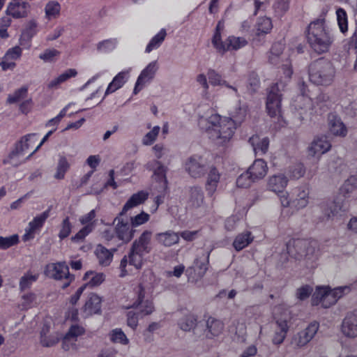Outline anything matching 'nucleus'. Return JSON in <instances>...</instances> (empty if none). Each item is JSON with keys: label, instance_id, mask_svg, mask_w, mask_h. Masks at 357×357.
Wrapping results in <instances>:
<instances>
[{"label": "nucleus", "instance_id": "f257e3e1", "mask_svg": "<svg viewBox=\"0 0 357 357\" xmlns=\"http://www.w3.org/2000/svg\"><path fill=\"white\" fill-rule=\"evenodd\" d=\"M248 112L246 104L238 101L230 112V117L212 113L208 117H201L199 126L206 130L208 137L218 145H224L231 139L238 125L245 119Z\"/></svg>", "mask_w": 357, "mask_h": 357}, {"label": "nucleus", "instance_id": "f03ea898", "mask_svg": "<svg viewBox=\"0 0 357 357\" xmlns=\"http://www.w3.org/2000/svg\"><path fill=\"white\" fill-rule=\"evenodd\" d=\"M307 41L311 50L318 54L329 51L335 41V36L325 19H317L308 25Z\"/></svg>", "mask_w": 357, "mask_h": 357}, {"label": "nucleus", "instance_id": "7ed1b4c3", "mask_svg": "<svg viewBox=\"0 0 357 357\" xmlns=\"http://www.w3.org/2000/svg\"><path fill=\"white\" fill-rule=\"evenodd\" d=\"M148 197V193L140 191L132 195L125 204L122 211L114 218L113 225H115V234L122 243H127L133 238L136 229L132 226L126 213L130 208L143 203Z\"/></svg>", "mask_w": 357, "mask_h": 357}, {"label": "nucleus", "instance_id": "20e7f679", "mask_svg": "<svg viewBox=\"0 0 357 357\" xmlns=\"http://www.w3.org/2000/svg\"><path fill=\"white\" fill-rule=\"evenodd\" d=\"M287 254L296 260L304 259L310 264L317 259V242L305 239H290L286 245Z\"/></svg>", "mask_w": 357, "mask_h": 357}, {"label": "nucleus", "instance_id": "39448f33", "mask_svg": "<svg viewBox=\"0 0 357 357\" xmlns=\"http://www.w3.org/2000/svg\"><path fill=\"white\" fill-rule=\"evenodd\" d=\"M335 69L332 63L325 59H319L309 66V79L316 85L328 86L332 84Z\"/></svg>", "mask_w": 357, "mask_h": 357}, {"label": "nucleus", "instance_id": "423d86ee", "mask_svg": "<svg viewBox=\"0 0 357 357\" xmlns=\"http://www.w3.org/2000/svg\"><path fill=\"white\" fill-rule=\"evenodd\" d=\"M331 105V101L328 95L319 93L314 101L307 96L304 91L298 96L296 100L295 108L298 111V114L301 120L305 119L308 114H312L313 107H318L320 111H325Z\"/></svg>", "mask_w": 357, "mask_h": 357}, {"label": "nucleus", "instance_id": "0eeeda50", "mask_svg": "<svg viewBox=\"0 0 357 357\" xmlns=\"http://www.w3.org/2000/svg\"><path fill=\"white\" fill-rule=\"evenodd\" d=\"M350 291L349 286L338 287L333 289L328 287H317L312 295V303L313 305H321V307L328 308Z\"/></svg>", "mask_w": 357, "mask_h": 357}, {"label": "nucleus", "instance_id": "6e6552de", "mask_svg": "<svg viewBox=\"0 0 357 357\" xmlns=\"http://www.w3.org/2000/svg\"><path fill=\"white\" fill-rule=\"evenodd\" d=\"M151 236L152 232L145 230L132 244L128 254L129 264L137 269L142 267L144 255L149 254L151 250Z\"/></svg>", "mask_w": 357, "mask_h": 357}, {"label": "nucleus", "instance_id": "1a4fd4ad", "mask_svg": "<svg viewBox=\"0 0 357 357\" xmlns=\"http://www.w3.org/2000/svg\"><path fill=\"white\" fill-rule=\"evenodd\" d=\"M224 330V324L219 319L208 317L206 321H200L194 329L195 340H212L218 337Z\"/></svg>", "mask_w": 357, "mask_h": 357}, {"label": "nucleus", "instance_id": "9d476101", "mask_svg": "<svg viewBox=\"0 0 357 357\" xmlns=\"http://www.w3.org/2000/svg\"><path fill=\"white\" fill-rule=\"evenodd\" d=\"M183 167L190 176L197 178L202 177L207 173L209 165L203 156L194 154L185 160Z\"/></svg>", "mask_w": 357, "mask_h": 357}, {"label": "nucleus", "instance_id": "9b49d317", "mask_svg": "<svg viewBox=\"0 0 357 357\" xmlns=\"http://www.w3.org/2000/svg\"><path fill=\"white\" fill-rule=\"evenodd\" d=\"M45 274L57 280H64L61 286L63 289L68 287L74 280V275L70 274L68 266L65 261L47 264L45 269Z\"/></svg>", "mask_w": 357, "mask_h": 357}, {"label": "nucleus", "instance_id": "f8f14e48", "mask_svg": "<svg viewBox=\"0 0 357 357\" xmlns=\"http://www.w3.org/2000/svg\"><path fill=\"white\" fill-rule=\"evenodd\" d=\"M36 141L37 135L35 133H31L24 136L21 140L17 143L15 149L10 153V162L15 167H17L20 164L24 162L27 160L26 158L20 162H16L15 159L23 156L26 151L32 147L33 144Z\"/></svg>", "mask_w": 357, "mask_h": 357}, {"label": "nucleus", "instance_id": "ddd939ff", "mask_svg": "<svg viewBox=\"0 0 357 357\" xmlns=\"http://www.w3.org/2000/svg\"><path fill=\"white\" fill-rule=\"evenodd\" d=\"M266 110L271 118L281 117V93L278 84L271 86L266 100Z\"/></svg>", "mask_w": 357, "mask_h": 357}, {"label": "nucleus", "instance_id": "4468645a", "mask_svg": "<svg viewBox=\"0 0 357 357\" xmlns=\"http://www.w3.org/2000/svg\"><path fill=\"white\" fill-rule=\"evenodd\" d=\"M319 324L317 321L310 323L305 329L295 334L291 344L295 348H301L305 346L314 337L319 330Z\"/></svg>", "mask_w": 357, "mask_h": 357}, {"label": "nucleus", "instance_id": "2eb2a0df", "mask_svg": "<svg viewBox=\"0 0 357 357\" xmlns=\"http://www.w3.org/2000/svg\"><path fill=\"white\" fill-rule=\"evenodd\" d=\"M137 298L133 303L134 307L139 314L142 317L151 314L155 310L153 302L149 299H145V291L142 286L139 285L137 289Z\"/></svg>", "mask_w": 357, "mask_h": 357}, {"label": "nucleus", "instance_id": "dca6fc26", "mask_svg": "<svg viewBox=\"0 0 357 357\" xmlns=\"http://www.w3.org/2000/svg\"><path fill=\"white\" fill-rule=\"evenodd\" d=\"M30 7L26 1L13 0L7 5L6 14L15 19L24 18L28 16Z\"/></svg>", "mask_w": 357, "mask_h": 357}, {"label": "nucleus", "instance_id": "f3484780", "mask_svg": "<svg viewBox=\"0 0 357 357\" xmlns=\"http://www.w3.org/2000/svg\"><path fill=\"white\" fill-rule=\"evenodd\" d=\"M51 208L45 211L41 214L36 216L32 221L29 223L28 227L25 229V234L22 236L24 241H27L34 238L35 231L40 229L46 220L50 216Z\"/></svg>", "mask_w": 357, "mask_h": 357}, {"label": "nucleus", "instance_id": "a211bd4d", "mask_svg": "<svg viewBox=\"0 0 357 357\" xmlns=\"http://www.w3.org/2000/svg\"><path fill=\"white\" fill-rule=\"evenodd\" d=\"M158 70L156 61H152L141 72L136 82L133 93H138L144 87L146 82L153 79L155 74Z\"/></svg>", "mask_w": 357, "mask_h": 357}, {"label": "nucleus", "instance_id": "6ab92c4d", "mask_svg": "<svg viewBox=\"0 0 357 357\" xmlns=\"http://www.w3.org/2000/svg\"><path fill=\"white\" fill-rule=\"evenodd\" d=\"M290 319L289 314L285 312L280 317L277 318L276 324L278 328L275 330V335L273 338V343L275 344H280L284 340L288 332Z\"/></svg>", "mask_w": 357, "mask_h": 357}, {"label": "nucleus", "instance_id": "aec40b11", "mask_svg": "<svg viewBox=\"0 0 357 357\" xmlns=\"http://www.w3.org/2000/svg\"><path fill=\"white\" fill-rule=\"evenodd\" d=\"M309 188L307 185L301 186L294 190L291 207L297 210L306 207L309 203Z\"/></svg>", "mask_w": 357, "mask_h": 357}, {"label": "nucleus", "instance_id": "412c9836", "mask_svg": "<svg viewBox=\"0 0 357 357\" xmlns=\"http://www.w3.org/2000/svg\"><path fill=\"white\" fill-rule=\"evenodd\" d=\"M331 144L327 137L321 136L316 137L308 148V154L318 158L330 150Z\"/></svg>", "mask_w": 357, "mask_h": 357}, {"label": "nucleus", "instance_id": "4be33fe9", "mask_svg": "<svg viewBox=\"0 0 357 357\" xmlns=\"http://www.w3.org/2000/svg\"><path fill=\"white\" fill-rule=\"evenodd\" d=\"M288 181L287 177L283 174L273 175L267 181V189L278 195L282 193Z\"/></svg>", "mask_w": 357, "mask_h": 357}, {"label": "nucleus", "instance_id": "5701e85b", "mask_svg": "<svg viewBox=\"0 0 357 357\" xmlns=\"http://www.w3.org/2000/svg\"><path fill=\"white\" fill-rule=\"evenodd\" d=\"M342 331L347 337H355L357 336V309L353 312L349 313L344 318Z\"/></svg>", "mask_w": 357, "mask_h": 357}, {"label": "nucleus", "instance_id": "b1692460", "mask_svg": "<svg viewBox=\"0 0 357 357\" xmlns=\"http://www.w3.org/2000/svg\"><path fill=\"white\" fill-rule=\"evenodd\" d=\"M328 123L330 132L336 136L345 137L347 129L339 117L335 113H330L328 116Z\"/></svg>", "mask_w": 357, "mask_h": 357}, {"label": "nucleus", "instance_id": "393cba45", "mask_svg": "<svg viewBox=\"0 0 357 357\" xmlns=\"http://www.w3.org/2000/svg\"><path fill=\"white\" fill-rule=\"evenodd\" d=\"M101 310V298L95 294H91L82 308L83 316L85 317L94 314H99Z\"/></svg>", "mask_w": 357, "mask_h": 357}, {"label": "nucleus", "instance_id": "a878e982", "mask_svg": "<svg viewBox=\"0 0 357 357\" xmlns=\"http://www.w3.org/2000/svg\"><path fill=\"white\" fill-rule=\"evenodd\" d=\"M204 192L199 186H192L190 188L187 207L190 209L198 208L204 204Z\"/></svg>", "mask_w": 357, "mask_h": 357}, {"label": "nucleus", "instance_id": "bb28decb", "mask_svg": "<svg viewBox=\"0 0 357 357\" xmlns=\"http://www.w3.org/2000/svg\"><path fill=\"white\" fill-rule=\"evenodd\" d=\"M205 184V188L208 196H212L217 190L220 179V174L213 166L209 167Z\"/></svg>", "mask_w": 357, "mask_h": 357}, {"label": "nucleus", "instance_id": "cd10ccee", "mask_svg": "<svg viewBox=\"0 0 357 357\" xmlns=\"http://www.w3.org/2000/svg\"><path fill=\"white\" fill-rule=\"evenodd\" d=\"M344 211L342 202L339 199L328 202L323 208L324 215L327 219H333L341 216Z\"/></svg>", "mask_w": 357, "mask_h": 357}, {"label": "nucleus", "instance_id": "c85d7f7f", "mask_svg": "<svg viewBox=\"0 0 357 357\" xmlns=\"http://www.w3.org/2000/svg\"><path fill=\"white\" fill-rule=\"evenodd\" d=\"M156 241L165 247H170L179 242V236L177 233L168 230L165 232L158 233L155 235Z\"/></svg>", "mask_w": 357, "mask_h": 357}, {"label": "nucleus", "instance_id": "c756f323", "mask_svg": "<svg viewBox=\"0 0 357 357\" xmlns=\"http://www.w3.org/2000/svg\"><path fill=\"white\" fill-rule=\"evenodd\" d=\"M248 170L256 181L264 178L266 175L268 167L264 160L257 159Z\"/></svg>", "mask_w": 357, "mask_h": 357}, {"label": "nucleus", "instance_id": "7c9ffc66", "mask_svg": "<svg viewBox=\"0 0 357 357\" xmlns=\"http://www.w3.org/2000/svg\"><path fill=\"white\" fill-rule=\"evenodd\" d=\"M149 170L153 171L154 175L157 176L160 182L167 183L166 172L167 167L158 160H153L146 165Z\"/></svg>", "mask_w": 357, "mask_h": 357}, {"label": "nucleus", "instance_id": "2f4dec72", "mask_svg": "<svg viewBox=\"0 0 357 357\" xmlns=\"http://www.w3.org/2000/svg\"><path fill=\"white\" fill-rule=\"evenodd\" d=\"M207 77L209 83L213 86H225L227 88L232 89L237 97H239V93L237 89L229 84L225 79H222L221 75L218 73L215 70L210 69L208 70Z\"/></svg>", "mask_w": 357, "mask_h": 357}, {"label": "nucleus", "instance_id": "473e14b6", "mask_svg": "<svg viewBox=\"0 0 357 357\" xmlns=\"http://www.w3.org/2000/svg\"><path fill=\"white\" fill-rule=\"evenodd\" d=\"M249 143L255 153L264 154L268 151L269 140L267 137L260 139L258 135H253L249 139Z\"/></svg>", "mask_w": 357, "mask_h": 357}, {"label": "nucleus", "instance_id": "72a5a7b5", "mask_svg": "<svg viewBox=\"0 0 357 357\" xmlns=\"http://www.w3.org/2000/svg\"><path fill=\"white\" fill-rule=\"evenodd\" d=\"M129 71H122L118 73L113 79L112 82L108 85L105 96L116 91L123 86L127 80V75Z\"/></svg>", "mask_w": 357, "mask_h": 357}, {"label": "nucleus", "instance_id": "f704fd0d", "mask_svg": "<svg viewBox=\"0 0 357 357\" xmlns=\"http://www.w3.org/2000/svg\"><path fill=\"white\" fill-rule=\"evenodd\" d=\"M96 255L100 264L105 266L109 265L113 259V252L101 245L97 246Z\"/></svg>", "mask_w": 357, "mask_h": 357}, {"label": "nucleus", "instance_id": "c9c22d12", "mask_svg": "<svg viewBox=\"0 0 357 357\" xmlns=\"http://www.w3.org/2000/svg\"><path fill=\"white\" fill-rule=\"evenodd\" d=\"M197 317L194 314H187L181 317L178 321V327L183 331H190L192 329L194 335V329L197 326Z\"/></svg>", "mask_w": 357, "mask_h": 357}, {"label": "nucleus", "instance_id": "e433bc0d", "mask_svg": "<svg viewBox=\"0 0 357 357\" xmlns=\"http://www.w3.org/2000/svg\"><path fill=\"white\" fill-rule=\"evenodd\" d=\"M252 240L253 236L250 231L242 233L236 237L233 243L234 248L236 250L240 251L247 247Z\"/></svg>", "mask_w": 357, "mask_h": 357}, {"label": "nucleus", "instance_id": "4c0bfd02", "mask_svg": "<svg viewBox=\"0 0 357 357\" xmlns=\"http://www.w3.org/2000/svg\"><path fill=\"white\" fill-rule=\"evenodd\" d=\"M84 280L86 281L84 284L93 287L100 285L105 280V276L102 273H97L93 271H87L83 278Z\"/></svg>", "mask_w": 357, "mask_h": 357}, {"label": "nucleus", "instance_id": "58836bf2", "mask_svg": "<svg viewBox=\"0 0 357 357\" xmlns=\"http://www.w3.org/2000/svg\"><path fill=\"white\" fill-rule=\"evenodd\" d=\"M248 44L247 40L242 37L229 36L226 40L225 52L229 50H238Z\"/></svg>", "mask_w": 357, "mask_h": 357}, {"label": "nucleus", "instance_id": "ea45409f", "mask_svg": "<svg viewBox=\"0 0 357 357\" xmlns=\"http://www.w3.org/2000/svg\"><path fill=\"white\" fill-rule=\"evenodd\" d=\"M70 163L66 158L65 156L60 155L56 166V171L54 177L58 180L64 178L66 173L70 169Z\"/></svg>", "mask_w": 357, "mask_h": 357}, {"label": "nucleus", "instance_id": "a19ab883", "mask_svg": "<svg viewBox=\"0 0 357 357\" xmlns=\"http://www.w3.org/2000/svg\"><path fill=\"white\" fill-rule=\"evenodd\" d=\"M166 34L165 29H162L158 34H156L147 45L146 47V52L149 53L152 50L158 48L164 41Z\"/></svg>", "mask_w": 357, "mask_h": 357}, {"label": "nucleus", "instance_id": "79ce46f5", "mask_svg": "<svg viewBox=\"0 0 357 357\" xmlns=\"http://www.w3.org/2000/svg\"><path fill=\"white\" fill-rule=\"evenodd\" d=\"M357 189V176L352 175L348 178L340 188V192L346 196Z\"/></svg>", "mask_w": 357, "mask_h": 357}, {"label": "nucleus", "instance_id": "37998d69", "mask_svg": "<svg viewBox=\"0 0 357 357\" xmlns=\"http://www.w3.org/2000/svg\"><path fill=\"white\" fill-rule=\"evenodd\" d=\"M61 6L56 1L48 2L45 8L46 17L48 19H54L59 15Z\"/></svg>", "mask_w": 357, "mask_h": 357}, {"label": "nucleus", "instance_id": "c03bdc74", "mask_svg": "<svg viewBox=\"0 0 357 357\" xmlns=\"http://www.w3.org/2000/svg\"><path fill=\"white\" fill-rule=\"evenodd\" d=\"M38 274H33L31 272L25 273L20 280V289L23 291L31 287L38 278Z\"/></svg>", "mask_w": 357, "mask_h": 357}, {"label": "nucleus", "instance_id": "a18cd8bd", "mask_svg": "<svg viewBox=\"0 0 357 357\" xmlns=\"http://www.w3.org/2000/svg\"><path fill=\"white\" fill-rule=\"evenodd\" d=\"M337 21L340 30L342 33H344L348 30V20L346 11L339 8L336 10Z\"/></svg>", "mask_w": 357, "mask_h": 357}, {"label": "nucleus", "instance_id": "49530a36", "mask_svg": "<svg viewBox=\"0 0 357 357\" xmlns=\"http://www.w3.org/2000/svg\"><path fill=\"white\" fill-rule=\"evenodd\" d=\"M28 87L24 86L16 90L13 94L8 95L7 102L10 104L16 103L27 96Z\"/></svg>", "mask_w": 357, "mask_h": 357}, {"label": "nucleus", "instance_id": "de8ad7c7", "mask_svg": "<svg viewBox=\"0 0 357 357\" xmlns=\"http://www.w3.org/2000/svg\"><path fill=\"white\" fill-rule=\"evenodd\" d=\"M273 27L271 20L269 17H260L257 22V34L267 33Z\"/></svg>", "mask_w": 357, "mask_h": 357}, {"label": "nucleus", "instance_id": "09e8293b", "mask_svg": "<svg viewBox=\"0 0 357 357\" xmlns=\"http://www.w3.org/2000/svg\"><path fill=\"white\" fill-rule=\"evenodd\" d=\"M110 340L113 342L121 343L123 345L128 344L129 340L121 328L112 330L109 334Z\"/></svg>", "mask_w": 357, "mask_h": 357}, {"label": "nucleus", "instance_id": "8fccbe9b", "mask_svg": "<svg viewBox=\"0 0 357 357\" xmlns=\"http://www.w3.org/2000/svg\"><path fill=\"white\" fill-rule=\"evenodd\" d=\"M255 180L252 178V176L250 174L249 171L248 170L245 172H243L236 179V185L239 188H248L250 185L255 182Z\"/></svg>", "mask_w": 357, "mask_h": 357}, {"label": "nucleus", "instance_id": "3c124183", "mask_svg": "<svg viewBox=\"0 0 357 357\" xmlns=\"http://www.w3.org/2000/svg\"><path fill=\"white\" fill-rule=\"evenodd\" d=\"M284 45L282 43H274L271 49L268 60L270 63L276 64L280 54L282 52Z\"/></svg>", "mask_w": 357, "mask_h": 357}, {"label": "nucleus", "instance_id": "603ef678", "mask_svg": "<svg viewBox=\"0 0 357 357\" xmlns=\"http://www.w3.org/2000/svg\"><path fill=\"white\" fill-rule=\"evenodd\" d=\"M160 128L158 126H154L153 129L147 132L142 139V144L146 146L151 145L156 139Z\"/></svg>", "mask_w": 357, "mask_h": 357}, {"label": "nucleus", "instance_id": "864d4df0", "mask_svg": "<svg viewBox=\"0 0 357 357\" xmlns=\"http://www.w3.org/2000/svg\"><path fill=\"white\" fill-rule=\"evenodd\" d=\"M289 175L291 178L298 179L303 176L305 169L303 164H295L289 168Z\"/></svg>", "mask_w": 357, "mask_h": 357}, {"label": "nucleus", "instance_id": "5fc2aeb1", "mask_svg": "<svg viewBox=\"0 0 357 357\" xmlns=\"http://www.w3.org/2000/svg\"><path fill=\"white\" fill-rule=\"evenodd\" d=\"M117 45V40L115 38H110L100 42L97 45V49L100 52H109L113 50Z\"/></svg>", "mask_w": 357, "mask_h": 357}, {"label": "nucleus", "instance_id": "6e6d98bb", "mask_svg": "<svg viewBox=\"0 0 357 357\" xmlns=\"http://www.w3.org/2000/svg\"><path fill=\"white\" fill-rule=\"evenodd\" d=\"M96 211L91 210L89 213L81 216L79 222L84 226H91V230H93L96 226Z\"/></svg>", "mask_w": 357, "mask_h": 357}, {"label": "nucleus", "instance_id": "4d7b16f0", "mask_svg": "<svg viewBox=\"0 0 357 357\" xmlns=\"http://www.w3.org/2000/svg\"><path fill=\"white\" fill-rule=\"evenodd\" d=\"M18 241L19 238L17 234H13L6 237L0 236V249H7L13 245H16Z\"/></svg>", "mask_w": 357, "mask_h": 357}, {"label": "nucleus", "instance_id": "13d9d810", "mask_svg": "<svg viewBox=\"0 0 357 357\" xmlns=\"http://www.w3.org/2000/svg\"><path fill=\"white\" fill-rule=\"evenodd\" d=\"M192 268L194 269L195 272H197V275L199 278H202L205 273L207 271V260L206 261H200L198 259H196L194 262L193 267L190 268V269H188L187 271L188 272Z\"/></svg>", "mask_w": 357, "mask_h": 357}, {"label": "nucleus", "instance_id": "bf43d9fd", "mask_svg": "<svg viewBox=\"0 0 357 357\" xmlns=\"http://www.w3.org/2000/svg\"><path fill=\"white\" fill-rule=\"evenodd\" d=\"M149 218L150 215L148 213L145 212H142L139 214L134 217H130L128 219L132 226L135 228L148 222Z\"/></svg>", "mask_w": 357, "mask_h": 357}, {"label": "nucleus", "instance_id": "052dcab7", "mask_svg": "<svg viewBox=\"0 0 357 357\" xmlns=\"http://www.w3.org/2000/svg\"><path fill=\"white\" fill-rule=\"evenodd\" d=\"M59 340L58 335H45V328H42L40 333V342L41 344L45 347H52L56 344Z\"/></svg>", "mask_w": 357, "mask_h": 357}, {"label": "nucleus", "instance_id": "680f3d73", "mask_svg": "<svg viewBox=\"0 0 357 357\" xmlns=\"http://www.w3.org/2000/svg\"><path fill=\"white\" fill-rule=\"evenodd\" d=\"M72 227V225L69 221V218L66 217L64 218L62 221L60 231L58 235L59 238L63 240L68 237L71 232Z\"/></svg>", "mask_w": 357, "mask_h": 357}, {"label": "nucleus", "instance_id": "e2e57ef3", "mask_svg": "<svg viewBox=\"0 0 357 357\" xmlns=\"http://www.w3.org/2000/svg\"><path fill=\"white\" fill-rule=\"evenodd\" d=\"M84 332V329L78 325H73L69 329L68 333L64 337V341H68L71 339L75 340L77 337L82 335Z\"/></svg>", "mask_w": 357, "mask_h": 357}, {"label": "nucleus", "instance_id": "0e129e2a", "mask_svg": "<svg viewBox=\"0 0 357 357\" xmlns=\"http://www.w3.org/2000/svg\"><path fill=\"white\" fill-rule=\"evenodd\" d=\"M273 8L278 15H282L289 9V1L275 0Z\"/></svg>", "mask_w": 357, "mask_h": 357}, {"label": "nucleus", "instance_id": "69168bd1", "mask_svg": "<svg viewBox=\"0 0 357 357\" xmlns=\"http://www.w3.org/2000/svg\"><path fill=\"white\" fill-rule=\"evenodd\" d=\"M22 48L19 46L10 48L4 55L5 59L7 60H16L19 59L22 55Z\"/></svg>", "mask_w": 357, "mask_h": 357}, {"label": "nucleus", "instance_id": "338daca9", "mask_svg": "<svg viewBox=\"0 0 357 357\" xmlns=\"http://www.w3.org/2000/svg\"><path fill=\"white\" fill-rule=\"evenodd\" d=\"M93 230H91V226H84L81 229L75 236L71 238L73 242H81L86 236H88Z\"/></svg>", "mask_w": 357, "mask_h": 357}, {"label": "nucleus", "instance_id": "774afa93", "mask_svg": "<svg viewBox=\"0 0 357 357\" xmlns=\"http://www.w3.org/2000/svg\"><path fill=\"white\" fill-rule=\"evenodd\" d=\"M140 315L137 311H129L127 314V324L132 329H135L138 325V319Z\"/></svg>", "mask_w": 357, "mask_h": 357}]
</instances>
